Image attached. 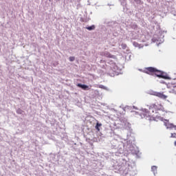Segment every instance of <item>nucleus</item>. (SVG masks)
Masks as SVG:
<instances>
[{
    "instance_id": "12",
    "label": "nucleus",
    "mask_w": 176,
    "mask_h": 176,
    "mask_svg": "<svg viewBox=\"0 0 176 176\" xmlns=\"http://www.w3.org/2000/svg\"><path fill=\"white\" fill-rule=\"evenodd\" d=\"M69 61H75V56H70Z\"/></svg>"
},
{
    "instance_id": "15",
    "label": "nucleus",
    "mask_w": 176,
    "mask_h": 176,
    "mask_svg": "<svg viewBox=\"0 0 176 176\" xmlns=\"http://www.w3.org/2000/svg\"><path fill=\"white\" fill-rule=\"evenodd\" d=\"M174 145H175V146H176V141H175Z\"/></svg>"
},
{
    "instance_id": "8",
    "label": "nucleus",
    "mask_w": 176,
    "mask_h": 176,
    "mask_svg": "<svg viewBox=\"0 0 176 176\" xmlns=\"http://www.w3.org/2000/svg\"><path fill=\"white\" fill-rule=\"evenodd\" d=\"M151 170L153 171V173L154 174H156V173H157V166H153L151 167Z\"/></svg>"
},
{
    "instance_id": "14",
    "label": "nucleus",
    "mask_w": 176,
    "mask_h": 176,
    "mask_svg": "<svg viewBox=\"0 0 176 176\" xmlns=\"http://www.w3.org/2000/svg\"><path fill=\"white\" fill-rule=\"evenodd\" d=\"M100 89H105V87L102 85H99Z\"/></svg>"
},
{
    "instance_id": "4",
    "label": "nucleus",
    "mask_w": 176,
    "mask_h": 176,
    "mask_svg": "<svg viewBox=\"0 0 176 176\" xmlns=\"http://www.w3.org/2000/svg\"><path fill=\"white\" fill-rule=\"evenodd\" d=\"M78 87H80L82 90H90V88L88 85H82L80 83L77 84Z\"/></svg>"
},
{
    "instance_id": "5",
    "label": "nucleus",
    "mask_w": 176,
    "mask_h": 176,
    "mask_svg": "<svg viewBox=\"0 0 176 176\" xmlns=\"http://www.w3.org/2000/svg\"><path fill=\"white\" fill-rule=\"evenodd\" d=\"M118 68V66L116 65H113L110 67V74H115L116 72V69Z\"/></svg>"
},
{
    "instance_id": "13",
    "label": "nucleus",
    "mask_w": 176,
    "mask_h": 176,
    "mask_svg": "<svg viewBox=\"0 0 176 176\" xmlns=\"http://www.w3.org/2000/svg\"><path fill=\"white\" fill-rule=\"evenodd\" d=\"M171 137L173 138H176V133H171Z\"/></svg>"
},
{
    "instance_id": "7",
    "label": "nucleus",
    "mask_w": 176,
    "mask_h": 176,
    "mask_svg": "<svg viewBox=\"0 0 176 176\" xmlns=\"http://www.w3.org/2000/svg\"><path fill=\"white\" fill-rule=\"evenodd\" d=\"M167 129H171L173 130H176V125H174V124H168Z\"/></svg>"
},
{
    "instance_id": "9",
    "label": "nucleus",
    "mask_w": 176,
    "mask_h": 176,
    "mask_svg": "<svg viewBox=\"0 0 176 176\" xmlns=\"http://www.w3.org/2000/svg\"><path fill=\"white\" fill-rule=\"evenodd\" d=\"M95 29H96V26L94 25L87 28V30H88L89 31H91Z\"/></svg>"
},
{
    "instance_id": "10",
    "label": "nucleus",
    "mask_w": 176,
    "mask_h": 176,
    "mask_svg": "<svg viewBox=\"0 0 176 176\" xmlns=\"http://www.w3.org/2000/svg\"><path fill=\"white\" fill-rule=\"evenodd\" d=\"M101 126H102V124H100L98 122L96 124V130H98V131H100V127H101Z\"/></svg>"
},
{
    "instance_id": "6",
    "label": "nucleus",
    "mask_w": 176,
    "mask_h": 176,
    "mask_svg": "<svg viewBox=\"0 0 176 176\" xmlns=\"http://www.w3.org/2000/svg\"><path fill=\"white\" fill-rule=\"evenodd\" d=\"M104 56L107 57L108 58H115V56L111 54L109 52H105Z\"/></svg>"
},
{
    "instance_id": "11",
    "label": "nucleus",
    "mask_w": 176,
    "mask_h": 176,
    "mask_svg": "<svg viewBox=\"0 0 176 176\" xmlns=\"http://www.w3.org/2000/svg\"><path fill=\"white\" fill-rule=\"evenodd\" d=\"M16 113H19V115H21L23 113V110L21 109H19L16 110Z\"/></svg>"
},
{
    "instance_id": "1",
    "label": "nucleus",
    "mask_w": 176,
    "mask_h": 176,
    "mask_svg": "<svg viewBox=\"0 0 176 176\" xmlns=\"http://www.w3.org/2000/svg\"><path fill=\"white\" fill-rule=\"evenodd\" d=\"M157 111H164V107H163L162 104L155 103L150 107L148 110L144 109L142 113H140V116L150 121L156 120V119L162 120V117H155V113H157Z\"/></svg>"
},
{
    "instance_id": "3",
    "label": "nucleus",
    "mask_w": 176,
    "mask_h": 176,
    "mask_svg": "<svg viewBox=\"0 0 176 176\" xmlns=\"http://www.w3.org/2000/svg\"><path fill=\"white\" fill-rule=\"evenodd\" d=\"M153 96H155L156 97H159V98H162L163 100H166V98H167V96L163 94V93H160V92H156L154 91L152 94Z\"/></svg>"
},
{
    "instance_id": "2",
    "label": "nucleus",
    "mask_w": 176,
    "mask_h": 176,
    "mask_svg": "<svg viewBox=\"0 0 176 176\" xmlns=\"http://www.w3.org/2000/svg\"><path fill=\"white\" fill-rule=\"evenodd\" d=\"M144 74H147L148 75H152L155 74V76L157 78H162V79H170L167 75L164 74V72L152 67H146L143 71Z\"/></svg>"
}]
</instances>
